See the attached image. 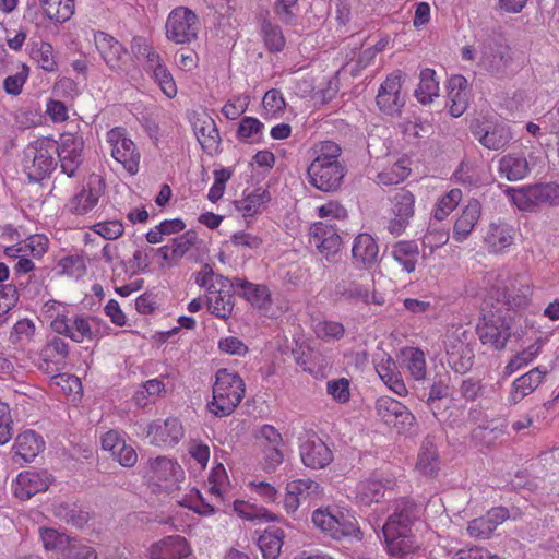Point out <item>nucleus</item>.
<instances>
[{
    "label": "nucleus",
    "instance_id": "nucleus-6",
    "mask_svg": "<svg viewBox=\"0 0 559 559\" xmlns=\"http://www.w3.org/2000/svg\"><path fill=\"white\" fill-rule=\"evenodd\" d=\"M506 193L524 212H535L542 205H559V185L554 182L508 188Z\"/></svg>",
    "mask_w": 559,
    "mask_h": 559
},
{
    "label": "nucleus",
    "instance_id": "nucleus-14",
    "mask_svg": "<svg viewBox=\"0 0 559 559\" xmlns=\"http://www.w3.org/2000/svg\"><path fill=\"white\" fill-rule=\"evenodd\" d=\"M255 438L261 451L264 469L274 471L284 461L282 435L275 427L263 425L259 428Z\"/></svg>",
    "mask_w": 559,
    "mask_h": 559
},
{
    "label": "nucleus",
    "instance_id": "nucleus-29",
    "mask_svg": "<svg viewBox=\"0 0 559 559\" xmlns=\"http://www.w3.org/2000/svg\"><path fill=\"white\" fill-rule=\"evenodd\" d=\"M546 374V368L535 367L516 378L511 384L509 403L515 405L532 394L543 383Z\"/></svg>",
    "mask_w": 559,
    "mask_h": 559
},
{
    "label": "nucleus",
    "instance_id": "nucleus-52",
    "mask_svg": "<svg viewBox=\"0 0 559 559\" xmlns=\"http://www.w3.org/2000/svg\"><path fill=\"white\" fill-rule=\"evenodd\" d=\"M264 124L254 117H245L241 119L237 130V138L249 144H259L262 142Z\"/></svg>",
    "mask_w": 559,
    "mask_h": 559
},
{
    "label": "nucleus",
    "instance_id": "nucleus-26",
    "mask_svg": "<svg viewBox=\"0 0 559 559\" xmlns=\"http://www.w3.org/2000/svg\"><path fill=\"white\" fill-rule=\"evenodd\" d=\"M69 354V345L61 338L53 337L39 352L37 368L47 374L57 373L62 369Z\"/></svg>",
    "mask_w": 559,
    "mask_h": 559
},
{
    "label": "nucleus",
    "instance_id": "nucleus-7",
    "mask_svg": "<svg viewBox=\"0 0 559 559\" xmlns=\"http://www.w3.org/2000/svg\"><path fill=\"white\" fill-rule=\"evenodd\" d=\"M58 142L51 138H39L27 145L24 151V168L31 180L39 181L55 169Z\"/></svg>",
    "mask_w": 559,
    "mask_h": 559
},
{
    "label": "nucleus",
    "instance_id": "nucleus-20",
    "mask_svg": "<svg viewBox=\"0 0 559 559\" xmlns=\"http://www.w3.org/2000/svg\"><path fill=\"white\" fill-rule=\"evenodd\" d=\"M392 217L388 230L394 236L402 235L415 214V195L405 189L397 190L391 199Z\"/></svg>",
    "mask_w": 559,
    "mask_h": 559
},
{
    "label": "nucleus",
    "instance_id": "nucleus-30",
    "mask_svg": "<svg viewBox=\"0 0 559 559\" xmlns=\"http://www.w3.org/2000/svg\"><path fill=\"white\" fill-rule=\"evenodd\" d=\"M95 45L106 64L112 71H120L124 64L127 50L109 34L99 32L95 34Z\"/></svg>",
    "mask_w": 559,
    "mask_h": 559
},
{
    "label": "nucleus",
    "instance_id": "nucleus-11",
    "mask_svg": "<svg viewBox=\"0 0 559 559\" xmlns=\"http://www.w3.org/2000/svg\"><path fill=\"white\" fill-rule=\"evenodd\" d=\"M199 19L187 7H177L170 11L165 23L166 38L175 44H190L197 39Z\"/></svg>",
    "mask_w": 559,
    "mask_h": 559
},
{
    "label": "nucleus",
    "instance_id": "nucleus-34",
    "mask_svg": "<svg viewBox=\"0 0 559 559\" xmlns=\"http://www.w3.org/2000/svg\"><path fill=\"white\" fill-rule=\"evenodd\" d=\"M449 112L452 117H461L469 104L467 80L463 75H452L447 84Z\"/></svg>",
    "mask_w": 559,
    "mask_h": 559
},
{
    "label": "nucleus",
    "instance_id": "nucleus-53",
    "mask_svg": "<svg viewBox=\"0 0 559 559\" xmlns=\"http://www.w3.org/2000/svg\"><path fill=\"white\" fill-rule=\"evenodd\" d=\"M411 174L409 162L407 159H399L390 168L378 174V182L384 186L397 185L405 180Z\"/></svg>",
    "mask_w": 559,
    "mask_h": 559
},
{
    "label": "nucleus",
    "instance_id": "nucleus-43",
    "mask_svg": "<svg viewBox=\"0 0 559 559\" xmlns=\"http://www.w3.org/2000/svg\"><path fill=\"white\" fill-rule=\"evenodd\" d=\"M498 171L506 179L518 181L526 178L531 168L525 156L507 154L499 159Z\"/></svg>",
    "mask_w": 559,
    "mask_h": 559
},
{
    "label": "nucleus",
    "instance_id": "nucleus-23",
    "mask_svg": "<svg viewBox=\"0 0 559 559\" xmlns=\"http://www.w3.org/2000/svg\"><path fill=\"white\" fill-rule=\"evenodd\" d=\"M183 478V469L176 461L159 456L151 462V480L163 490H176Z\"/></svg>",
    "mask_w": 559,
    "mask_h": 559
},
{
    "label": "nucleus",
    "instance_id": "nucleus-40",
    "mask_svg": "<svg viewBox=\"0 0 559 559\" xmlns=\"http://www.w3.org/2000/svg\"><path fill=\"white\" fill-rule=\"evenodd\" d=\"M401 368L409 373L415 381H421L427 374L425 353L417 347H405L400 352Z\"/></svg>",
    "mask_w": 559,
    "mask_h": 559
},
{
    "label": "nucleus",
    "instance_id": "nucleus-10",
    "mask_svg": "<svg viewBox=\"0 0 559 559\" xmlns=\"http://www.w3.org/2000/svg\"><path fill=\"white\" fill-rule=\"evenodd\" d=\"M106 143L111 157L129 174L135 175L139 171L141 153L126 129L121 127L110 129L106 133Z\"/></svg>",
    "mask_w": 559,
    "mask_h": 559
},
{
    "label": "nucleus",
    "instance_id": "nucleus-3",
    "mask_svg": "<svg viewBox=\"0 0 559 559\" xmlns=\"http://www.w3.org/2000/svg\"><path fill=\"white\" fill-rule=\"evenodd\" d=\"M417 514L418 510L415 504L408 501L399 502L394 513L383 525V535L390 555L403 558L419 548L411 528Z\"/></svg>",
    "mask_w": 559,
    "mask_h": 559
},
{
    "label": "nucleus",
    "instance_id": "nucleus-46",
    "mask_svg": "<svg viewBox=\"0 0 559 559\" xmlns=\"http://www.w3.org/2000/svg\"><path fill=\"white\" fill-rule=\"evenodd\" d=\"M415 468L420 475L426 477L437 475L440 468V461L437 448L432 442L426 441L421 445Z\"/></svg>",
    "mask_w": 559,
    "mask_h": 559
},
{
    "label": "nucleus",
    "instance_id": "nucleus-18",
    "mask_svg": "<svg viewBox=\"0 0 559 559\" xmlns=\"http://www.w3.org/2000/svg\"><path fill=\"white\" fill-rule=\"evenodd\" d=\"M52 480V475L47 471H23L12 480L11 489L14 497L26 501L33 496L46 491Z\"/></svg>",
    "mask_w": 559,
    "mask_h": 559
},
{
    "label": "nucleus",
    "instance_id": "nucleus-36",
    "mask_svg": "<svg viewBox=\"0 0 559 559\" xmlns=\"http://www.w3.org/2000/svg\"><path fill=\"white\" fill-rule=\"evenodd\" d=\"M233 286H235V283L229 281L222 285V289L216 288L205 295L209 311L218 319L227 320L233 313Z\"/></svg>",
    "mask_w": 559,
    "mask_h": 559
},
{
    "label": "nucleus",
    "instance_id": "nucleus-21",
    "mask_svg": "<svg viewBox=\"0 0 559 559\" xmlns=\"http://www.w3.org/2000/svg\"><path fill=\"white\" fill-rule=\"evenodd\" d=\"M310 240L320 254L328 261L335 260L341 251L343 241L336 228L323 222L313 223L310 227Z\"/></svg>",
    "mask_w": 559,
    "mask_h": 559
},
{
    "label": "nucleus",
    "instance_id": "nucleus-55",
    "mask_svg": "<svg viewBox=\"0 0 559 559\" xmlns=\"http://www.w3.org/2000/svg\"><path fill=\"white\" fill-rule=\"evenodd\" d=\"M263 115L266 118H278L286 108V102L281 91L272 88L267 91L262 99Z\"/></svg>",
    "mask_w": 559,
    "mask_h": 559
},
{
    "label": "nucleus",
    "instance_id": "nucleus-42",
    "mask_svg": "<svg viewBox=\"0 0 559 559\" xmlns=\"http://www.w3.org/2000/svg\"><path fill=\"white\" fill-rule=\"evenodd\" d=\"M376 371L383 383L395 394L403 396L407 393V388L397 372L396 362L390 357H382L376 364Z\"/></svg>",
    "mask_w": 559,
    "mask_h": 559
},
{
    "label": "nucleus",
    "instance_id": "nucleus-13",
    "mask_svg": "<svg viewBox=\"0 0 559 559\" xmlns=\"http://www.w3.org/2000/svg\"><path fill=\"white\" fill-rule=\"evenodd\" d=\"M336 294L346 300L365 305L384 304V297L376 292L373 280L368 274L342 281L336 286Z\"/></svg>",
    "mask_w": 559,
    "mask_h": 559
},
{
    "label": "nucleus",
    "instance_id": "nucleus-45",
    "mask_svg": "<svg viewBox=\"0 0 559 559\" xmlns=\"http://www.w3.org/2000/svg\"><path fill=\"white\" fill-rule=\"evenodd\" d=\"M44 15L55 23H64L75 13V0H39Z\"/></svg>",
    "mask_w": 559,
    "mask_h": 559
},
{
    "label": "nucleus",
    "instance_id": "nucleus-17",
    "mask_svg": "<svg viewBox=\"0 0 559 559\" xmlns=\"http://www.w3.org/2000/svg\"><path fill=\"white\" fill-rule=\"evenodd\" d=\"M185 437V429L177 417L158 418L146 427V438L156 447H174Z\"/></svg>",
    "mask_w": 559,
    "mask_h": 559
},
{
    "label": "nucleus",
    "instance_id": "nucleus-32",
    "mask_svg": "<svg viewBox=\"0 0 559 559\" xmlns=\"http://www.w3.org/2000/svg\"><path fill=\"white\" fill-rule=\"evenodd\" d=\"M352 257L356 264L370 269L378 263L379 260V245L376 238L368 234H358L352 247Z\"/></svg>",
    "mask_w": 559,
    "mask_h": 559
},
{
    "label": "nucleus",
    "instance_id": "nucleus-50",
    "mask_svg": "<svg viewBox=\"0 0 559 559\" xmlns=\"http://www.w3.org/2000/svg\"><path fill=\"white\" fill-rule=\"evenodd\" d=\"M418 246L414 241H399L392 248L393 259L402 265L403 270L412 273L416 269Z\"/></svg>",
    "mask_w": 559,
    "mask_h": 559
},
{
    "label": "nucleus",
    "instance_id": "nucleus-48",
    "mask_svg": "<svg viewBox=\"0 0 559 559\" xmlns=\"http://www.w3.org/2000/svg\"><path fill=\"white\" fill-rule=\"evenodd\" d=\"M545 345V340L537 337L532 344L518 352L506 366V372L512 374L513 372L528 366L540 354Z\"/></svg>",
    "mask_w": 559,
    "mask_h": 559
},
{
    "label": "nucleus",
    "instance_id": "nucleus-1",
    "mask_svg": "<svg viewBox=\"0 0 559 559\" xmlns=\"http://www.w3.org/2000/svg\"><path fill=\"white\" fill-rule=\"evenodd\" d=\"M40 316L55 333L75 343L94 342L100 337L99 320L78 313L71 305L48 300L43 305Z\"/></svg>",
    "mask_w": 559,
    "mask_h": 559
},
{
    "label": "nucleus",
    "instance_id": "nucleus-44",
    "mask_svg": "<svg viewBox=\"0 0 559 559\" xmlns=\"http://www.w3.org/2000/svg\"><path fill=\"white\" fill-rule=\"evenodd\" d=\"M16 455L21 456L25 462L33 461L44 449V440L33 430L21 432L14 442Z\"/></svg>",
    "mask_w": 559,
    "mask_h": 559
},
{
    "label": "nucleus",
    "instance_id": "nucleus-56",
    "mask_svg": "<svg viewBox=\"0 0 559 559\" xmlns=\"http://www.w3.org/2000/svg\"><path fill=\"white\" fill-rule=\"evenodd\" d=\"M316 336L324 342H335L345 334V328L341 322L322 320L313 324Z\"/></svg>",
    "mask_w": 559,
    "mask_h": 559
},
{
    "label": "nucleus",
    "instance_id": "nucleus-9",
    "mask_svg": "<svg viewBox=\"0 0 559 559\" xmlns=\"http://www.w3.org/2000/svg\"><path fill=\"white\" fill-rule=\"evenodd\" d=\"M207 487L211 501H206L199 491L190 497L189 508L201 515L214 514L215 509L225 501L229 488V478L222 463L213 466L207 479Z\"/></svg>",
    "mask_w": 559,
    "mask_h": 559
},
{
    "label": "nucleus",
    "instance_id": "nucleus-35",
    "mask_svg": "<svg viewBox=\"0 0 559 559\" xmlns=\"http://www.w3.org/2000/svg\"><path fill=\"white\" fill-rule=\"evenodd\" d=\"M481 216V204L478 200L472 199L462 209L453 226V238L457 242L466 240L473 233Z\"/></svg>",
    "mask_w": 559,
    "mask_h": 559
},
{
    "label": "nucleus",
    "instance_id": "nucleus-4",
    "mask_svg": "<svg viewBox=\"0 0 559 559\" xmlns=\"http://www.w3.org/2000/svg\"><path fill=\"white\" fill-rule=\"evenodd\" d=\"M245 394V383L235 372L219 369L213 386V399L207 404L209 411L216 417L230 415Z\"/></svg>",
    "mask_w": 559,
    "mask_h": 559
},
{
    "label": "nucleus",
    "instance_id": "nucleus-63",
    "mask_svg": "<svg viewBox=\"0 0 559 559\" xmlns=\"http://www.w3.org/2000/svg\"><path fill=\"white\" fill-rule=\"evenodd\" d=\"M188 452L194 462L191 464V468L198 472L205 469L210 459L209 445L201 441L192 440L189 442Z\"/></svg>",
    "mask_w": 559,
    "mask_h": 559
},
{
    "label": "nucleus",
    "instance_id": "nucleus-60",
    "mask_svg": "<svg viewBox=\"0 0 559 559\" xmlns=\"http://www.w3.org/2000/svg\"><path fill=\"white\" fill-rule=\"evenodd\" d=\"M461 199L462 191L460 189H451L437 201L433 211L435 218L438 221H443L457 206Z\"/></svg>",
    "mask_w": 559,
    "mask_h": 559
},
{
    "label": "nucleus",
    "instance_id": "nucleus-54",
    "mask_svg": "<svg viewBox=\"0 0 559 559\" xmlns=\"http://www.w3.org/2000/svg\"><path fill=\"white\" fill-rule=\"evenodd\" d=\"M194 282L198 286L205 289L206 295L209 292L216 288L222 289V285L229 282V280L225 276L216 274L210 264H204L200 271L194 274Z\"/></svg>",
    "mask_w": 559,
    "mask_h": 559
},
{
    "label": "nucleus",
    "instance_id": "nucleus-61",
    "mask_svg": "<svg viewBox=\"0 0 559 559\" xmlns=\"http://www.w3.org/2000/svg\"><path fill=\"white\" fill-rule=\"evenodd\" d=\"M326 393L338 404H346L352 396L350 381L346 378L332 379L326 382Z\"/></svg>",
    "mask_w": 559,
    "mask_h": 559
},
{
    "label": "nucleus",
    "instance_id": "nucleus-2",
    "mask_svg": "<svg viewBox=\"0 0 559 559\" xmlns=\"http://www.w3.org/2000/svg\"><path fill=\"white\" fill-rule=\"evenodd\" d=\"M342 150L333 141H321L311 147L312 160L307 169L309 183L323 192L340 189L345 177Z\"/></svg>",
    "mask_w": 559,
    "mask_h": 559
},
{
    "label": "nucleus",
    "instance_id": "nucleus-8",
    "mask_svg": "<svg viewBox=\"0 0 559 559\" xmlns=\"http://www.w3.org/2000/svg\"><path fill=\"white\" fill-rule=\"evenodd\" d=\"M49 248V239L43 234H35L21 242L4 248V255L15 263L13 272L16 276L25 275L35 269L32 259H40Z\"/></svg>",
    "mask_w": 559,
    "mask_h": 559
},
{
    "label": "nucleus",
    "instance_id": "nucleus-47",
    "mask_svg": "<svg viewBox=\"0 0 559 559\" xmlns=\"http://www.w3.org/2000/svg\"><path fill=\"white\" fill-rule=\"evenodd\" d=\"M284 537L282 528L271 527L264 531L258 542L263 559H278Z\"/></svg>",
    "mask_w": 559,
    "mask_h": 559
},
{
    "label": "nucleus",
    "instance_id": "nucleus-5",
    "mask_svg": "<svg viewBox=\"0 0 559 559\" xmlns=\"http://www.w3.org/2000/svg\"><path fill=\"white\" fill-rule=\"evenodd\" d=\"M313 525L333 539L359 533L354 514L345 507L329 504L316 509L311 516Z\"/></svg>",
    "mask_w": 559,
    "mask_h": 559
},
{
    "label": "nucleus",
    "instance_id": "nucleus-25",
    "mask_svg": "<svg viewBox=\"0 0 559 559\" xmlns=\"http://www.w3.org/2000/svg\"><path fill=\"white\" fill-rule=\"evenodd\" d=\"M191 554L192 548L189 542L180 535H171L154 542L146 550L150 559H185Z\"/></svg>",
    "mask_w": 559,
    "mask_h": 559
},
{
    "label": "nucleus",
    "instance_id": "nucleus-41",
    "mask_svg": "<svg viewBox=\"0 0 559 559\" xmlns=\"http://www.w3.org/2000/svg\"><path fill=\"white\" fill-rule=\"evenodd\" d=\"M385 487V484L381 479L371 476L360 480L356 485L353 498L357 504L367 507L379 502L383 498Z\"/></svg>",
    "mask_w": 559,
    "mask_h": 559
},
{
    "label": "nucleus",
    "instance_id": "nucleus-33",
    "mask_svg": "<svg viewBox=\"0 0 559 559\" xmlns=\"http://www.w3.org/2000/svg\"><path fill=\"white\" fill-rule=\"evenodd\" d=\"M508 518L509 512L506 508H493L486 515L468 522L467 533L471 537L487 539Z\"/></svg>",
    "mask_w": 559,
    "mask_h": 559
},
{
    "label": "nucleus",
    "instance_id": "nucleus-27",
    "mask_svg": "<svg viewBox=\"0 0 559 559\" xmlns=\"http://www.w3.org/2000/svg\"><path fill=\"white\" fill-rule=\"evenodd\" d=\"M192 127L202 150L210 154H217L221 146V136L214 119L206 114L193 116Z\"/></svg>",
    "mask_w": 559,
    "mask_h": 559
},
{
    "label": "nucleus",
    "instance_id": "nucleus-57",
    "mask_svg": "<svg viewBox=\"0 0 559 559\" xmlns=\"http://www.w3.org/2000/svg\"><path fill=\"white\" fill-rule=\"evenodd\" d=\"M261 35L264 45L270 51L277 52L285 47L286 40L280 26L264 21L261 25Z\"/></svg>",
    "mask_w": 559,
    "mask_h": 559
},
{
    "label": "nucleus",
    "instance_id": "nucleus-15",
    "mask_svg": "<svg viewBox=\"0 0 559 559\" xmlns=\"http://www.w3.org/2000/svg\"><path fill=\"white\" fill-rule=\"evenodd\" d=\"M448 364L459 373H465L473 365V350L467 343V334L461 329L448 332L444 340Z\"/></svg>",
    "mask_w": 559,
    "mask_h": 559
},
{
    "label": "nucleus",
    "instance_id": "nucleus-51",
    "mask_svg": "<svg viewBox=\"0 0 559 559\" xmlns=\"http://www.w3.org/2000/svg\"><path fill=\"white\" fill-rule=\"evenodd\" d=\"M420 81L415 96L419 103L426 105L430 104L436 97L439 96V81L436 79V72L432 69H424L420 72Z\"/></svg>",
    "mask_w": 559,
    "mask_h": 559
},
{
    "label": "nucleus",
    "instance_id": "nucleus-12",
    "mask_svg": "<svg viewBox=\"0 0 559 559\" xmlns=\"http://www.w3.org/2000/svg\"><path fill=\"white\" fill-rule=\"evenodd\" d=\"M476 331L484 345L493 349H503L511 335V325L501 313L489 312L483 316Z\"/></svg>",
    "mask_w": 559,
    "mask_h": 559
},
{
    "label": "nucleus",
    "instance_id": "nucleus-49",
    "mask_svg": "<svg viewBox=\"0 0 559 559\" xmlns=\"http://www.w3.org/2000/svg\"><path fill=\"white\" fill-rule=\"evenodd\" d=\"M235 286L241 289L243 297L255 308L265 309L271 302L266 286L237 278Z\"/></svg>",
    "mask_w": 559,
    "mask_h": 559
},
{
    "label": "nucleus",
    "instance_id": "nucleus-62",
    "mask_svg": "<svg viewBox=\"0 0 559 559\" xmlns=\"http://www.w3.org/2000/svg\"><path fill=\"white\" fill-rule=\"evenodd\" d=\"M286 491H289L292 495L302 500L308 496L319 495L321 492V488L317 481L310 478H304L289 481L286 485Z\"/></svg>",
    "mask_w": 559,
    "mask_h": 559
},
{
    "label": "nucleus",
    "instance_id": "nucleus-59",
    "mask_svg": "<svg viewBox=\"0 0 559 559\" xmlns=\"http://www.w3.org/2000/svg\"><path fill=\"white\" fill-rule=\"evenodd\" d=\"M234 510L239 516L246 520L259 519L265 521H275L276 519L275 515L267 512L264 508L258 507L243 500H235Z\"/></svg>",
    "mask_w": 559,
    "mask_h": 559
},
{
    "label": "nucleus",
    "instance_id": "nucleus-28",
    "mask_svg": "<svg viewBox=\"0 0 559 559\" xmlns=\"http://www.w3.org/2000/svg\"><path fill=\"white\" fill-rule=\"evenodd\" d=\"M472 132L483 146L493 151L503 148L512 140L510 127L503 123L492 126L476 123L473 126Z\"/></svg>",
    "mask_w": 559,
    "mask_h": 559
},
{
    "label": "nucleus",
    "instance_id": "nucleus-31",
    "mask_svg": "<svg viewBox=\"0 0 559 559\" xmlns=\"http://www.w3.org/2000/svg\"><path fill=\"white\" fill-rule=\"evenodd\" d=\"M515 231L506 223H491L484 235V245L488 252L499 254L506 252L514 242Z\"/></svg>",
    "mask_w": 559,
    "mask_h": 559
},
{
    "label": "nucleus",
    "instance_id": "nucleus-16",
    "mask_svg": "<svg viewBox=\"0 0 559 559\" xmlns=\"http://www.w3.org/2000/svg\"><path fill=\"white\" fill-rule=\"evenodd\" d=\"M299 455L302 464L311 469H321L333 461V452L314 432H307L300 438Z\"/></svg>",
    "mask_w": 559,
    "mask_h": 559
},
{
    "label": "nucleus",
    "instance_id": "nucleus-22",
    "mask_svg": "<svg viewBox=\"0 0 559 559\" xmlns=\"http://www.w3.org/2000/svg\"><path fill=\"white\" fill-rule=\"evenodd\" d=\"M84 141L81 135L62 133L58 143V153L62 173L68 177L75 175L82 164Z\"/></svg>",
    "mask_w": 559,
    "mask_h": 559
},
{
    "label": "nucleus",
    "instance_id": "nucleus-19",
    "mask_svg": "<svg viewBox=\"0 0 559 559\" xmlns=\"http://www.w3.org/2000/svg\"><path fill=\"white\" fill-rule=\"evenodd\" d=\"M379 109L389 116L399 115L405 105V95L402 92V74L400 71L386 76L380 85L376 98Z\"/></svg>",
    "mask_w": 559,
    "mask_h": 559
},
{
    "label": "nucleus",
    "instance_id": "nucleus-39",
    "mask_svg": "<svg viewBox=\"0 0 559 559\" xmlns=\"http://www.w3.org/2000/svg\"><path fill=\"white\" fill-rule=\"evenodd\" d=\"M131 49L138 59H144V69L151 76L167 68L159 52L145 38L135 37L132 40Z\"/></svg>",
    "mask_w": 559,
    "mask_h": 559
},
{
    "label": "nucleus",
    "instance_id": "nucleus-37",
    "mask_svg": "<svg viewBox=\"0 0 559 559\" xmlns=\"http://www.w3.org/2000/svg\"><path fill=\"white\" fill-rule=\"evenodd\" d=\"M102 180L98 176L90 177L86 187L76 193L71 200V210L75 214H86L92 211L98 203L102 194Z\"/></svg>",
    "mask_w": 559,
    "mask_h": 559
},
{
    "label": "nucleus",
    "instance_id": "nucleus-64",
    "mask_svg": "<svg viewBox=\"0 0 559 559\" xmlns=\"http://www.w3.org/2000/svg\"><path fill=\"white\" fill-rule=\"evenodd\" d=\"M249 102V96L245 94L235 95L224 104L222 114L226 119L236 120L247 110Z\"/></svg>",
    "mask_w": 559,
    "mask_h": 559
},
{
    "label": "nucleus",
    "instance_id": "nucleus-38",
    "mask_svg": "<svg viewBox=\"0 0 559 559\" xmlns=\"http://www.w3.org/2000/svg\"><path fill=\"white\" fill-rule=\"evenodd\" d=\"M270 194L265 189L258 188L234 202L236 211L249 223L262 213Z\"/></svg>",
    "mask_w": 559,
    "mask_h": 559
},
{
    "label": "nucleus",
    "instance_id": "nucleus-24",
    "mask_svg": "<svg viewBox=\"0 0 559 559\" xmlns=\"http://www.w3.org/2000/svg\"><path fill=\"white\" fill-rule=\"evenodd\" d=\"M374 409L377 416L380 417L386 425L396 428L411 427L415 417L409 409L397 400L390 396H380L376 401Z\"/></svg>",
    "mask_w": 559,
    "mask_h": 559
},
{
    "label": "nucleus",
    "instance_id": "nucleus-58",
    "mask_svg": "<svg viewBox=\"0 0 559 559\" xmlns=\"http://www.w3.org/2000/svg\"><path fill=\"white\" fill-rule=\"evenodd\" d=\"M39 537L45 550H61L70 545V537L52 527H39Z\"/></svg>",
    "mask_w": 559,
    "mask_h": 559
}]
</instances>
